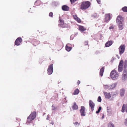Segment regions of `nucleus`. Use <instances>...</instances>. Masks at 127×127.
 Segmentation results:
<instances>
[{"label": "nucleus", "instance_id": "nucleus-36", "mask_svg": "<svg viewBox=\"0 0 127 127\" xmlns=\"http://www.w3.org/2000/svg\"><path fill=\"white\" fill-rule=\"evenodd\" d=\"M125 63L124 65V67L125 68H126V67H127V61H125Z\"/></svg>", "mask_w": 127, "mask_h": 127}, {"label": "nucleus", "instance_id": "nucleus-33", "mask_svg": "<svg viewBox=\"0 0 127 127\" xmlns=\"http://www.w3.org/2000/svg\"><path fill=\"white\" fill-rule=\"evenodd\" d=\"M71 4L74 3L77 0H70Z\"/></svg>", "mask_w": 127, "mask_h": 127}, {"label": "nucleus", "instance_id": "nucleus-11", "mask_svg": "<svg viewBox=\"0 0 127 127\" xmlns=\"http://www.w3.org/2000/svg\"><path fill=\"white\" fill-rule=\"evenodd\" d=\"M110 16L109 14H106L105 15L104 21L107 23L110 20Z\"/></svg>", "mask_w": 127, "mask_h": 127}, {"label": "nucleus", "instance_id": "nucleus-10", "mask_svg": "<svg viewBox=\"0 0 127 127\" xmlns=\"http://www.w3.org/2000/svg\"><path fill=\"white\" fill-rule=\"evenodd\" d=\"M89 105L91 108L92 111H93L94 110V108L95 106V104L91 100H90L89 101Z\"/></svg>", "mask_w": 127, "mask_h": 127}, {"label": "nucleus", "instance_id": "nucleus-23", "mask_svg": "<svg viewBox=\"0 0 127 127\" xmlns=\"http://www.w3.org/2000/svg\"><path fill=\"white\" fill-rule=\"evenodd\" d=\"M125 93V90L124 89L121 90L120 91V94L121 96H123L124 95Z\"/></svg>", "mask_w": 127, "mask_h": 127}, {"label": "nucleus", "instance_id": "nucleus-19", "mask_svg": "<svg viewBox=\"0 0 127 127\" xmlns=\"http://www.w3.org/2000/svg\"><path fill=\"white\" fill-rule=\"evenodd\" d=\"M79 29L81 31L83 32L86 30V29L84 27L82 26H79Z\"/></svg>", "mask_w": 127, "mask_h": 127}, {"label": "nucleus", "instance_id": "nucleus-14", "mask_svg": "<svg viewBox=\"0 0 127 127\" xmlns=\"http://www.w3.org/2000/svg\"><path fill=\"white\" fill-rule=\"evenodd\" d=\"M73 16L74 19L76 20L77 22L80 23L81 22L80 19L76 15H73Z\"/></svg>", "mask_w": 127, "mask_h": 127}, {"label": "nucleus", "instance_id": "nucleus-34", "mask_svg": "<svg viewBox=\"0 0 127 127\" xmlns=\"http://www.w3.org/2000/svg\"><path fill=\"white\" fill-rule=\"evenodd\" d=\"M84 44L85 45H87L88 44V42L87 41H85L84 42Z\"/></svg>", "mask_w": 127, "mask_h": 127}, {"label": "nucleus", "instance_id": "nucleus-44", "mask_svg": "<svg viewBox=\"0 0 127 127\" xmlns=\"http://www.w3.org/2000/svg\"><path fill=\"white\" fill-rule=\"evenodd\" d=\"M36 42H38V41H36Z\"/></svg>", "mask_w": 127, "mask_h": 127}, {"label": "nucleus", "instance_id": "nucleus-26", "mask_svg": "<svg viewBox=\"0 0 127 127\" xmlns=\"http://www.w3.org/2000/svg\"><path fill=\"white\" fill-rule=\"evenodd\" d=\"M107 127H115L114 124L111 122L109 123L107 125Z\"/></svg>", "mask_w": 127, "mask_h": 127}, {"label": "nucleus", "instance_id": "nucleus-20", "mask_svg": "<svg viewBox=\"0 0 127 127\" xmlns=\"http://www.w3.org/2000/svg\"><path fill=\"white\" fill-rule=\"evenodd\" d=\"M113 43V42L112 41H108L105 44V46L106 47H108L110 46Z\"/></svg>", "mask_w": 127, "mask_h": 127}, {"label": "nucleus", "instance_id": "nucleus-13", "mask_svg": "<svg viewBox=\"0 0 127 127\" xmlns=\"http://www.w3.org/2000/svg\"><path fill=\"white\" fill-rule=\"evenodd\" d=\"M72 49V47L70 46V44H68L66 45L65 46V49L68 51H70Z\"/></svg>", "mask_w": 127, "mask_h": 127}, {"label": "nucleus", "instance_id": "nucleus-42", "mask_svg": "<svg viewBox=\"0 0 127 127\" xmlns=\"http://www.w3.org/2000/svg\"><path fill=\"white\" fill-rule=\"evenodd\" d=\"M104 115H103V116H102V119H103V118H104Z\"/></svg>", "mask_w": 127, "mask_h": 127}, {"label": "nucleus", "instance_id": "nucleus-9", "mask_svg": "<svg viewBox=\"0 0 127 127\" xmlns=\"http://www.w3.org/2000/svg\"><path fill=\"white\" fill-rule=\"evenodd\" d=\"M22 41V38L21 37H19L16 39L15 43V44L16 45L19 46L20 45Z\"/></svg>", "mask_w": 127, "mask_h": 127}, {"label": "nucleus", "instance_id": "nucleus-31", "mask_svg": "<svg viewBox=\"0 0 127 127\" xmlns=\"http://www.w3.org/2000/svg\"><path fill=\"white\" fill-rule=\"evenodd\" d=\"M101 97L100 96H98L97 99V101L98 102H101Z\"/></svg>", "mask_w": 127, "mask_h": 127}, {"label": "nucleus", "instance_id": "nucleus-18", "mask_svg": "<svg viewBox=\"0 0 127 127\" xmlns=\"http://www.w3.org/2000/svg\"><path fill=\"white\" fill-rule=\"evenodd\" d=\"M104 67H102L100 69L99 75L101 76H103V74L104 71Z\"/></svg>", "mask_w": 127, "mask_h": 127}, {"label": "nucleus", "instance_id": "nucleus-8", "mask_svg": "<svg viewBox=\"0 0 127 127\" xmlns=\"http://www.w3.org/2000/svg\"><path fill=\"white\" fill-rule=\"evenodd\" d=\"M85 107L83 106H81V109L80 110V112L81 116H85L86 115L85 114Z\"/></svg>", "mask_w": 127, "mask_h": 127}, {"label": "nucleus", "instance_id": "nucleus-5", "mask_svg": "<svg viewBox=\"0 0 127 127\" xmlns=\"http://www.w3.org/2000/svg\"><path fill=\"white\" fill-rule=\"evenodd\" d=\"M125 48V46L124 44L121 45L119 48L120 55H122L124 52Z\"/></svg>", "mask_w": 127, "mask_h": 127}, {"label": "nucleus", "instance_id": "nucleus-27", "mask_svg": "<svg viewBox=\"0 0 127 127\" xmlns=\"http://www.w3.org/2000/svg\"><path fill=\"white\" fill-rule=\"evenodd\" d=\"M122 10L124 12H127V7H124L122 8Z\"/></svg>", "mask_w": 127, "mask_h": 127}, {"label": "nucleus", "instance_id": "nucleus-32", "mask_svg": "<svg viewBox=\"0 0 127 127\" xmlns=\"http://www.w3.org/2000/svg\"><path fill=\"white\" fill-rule=\"evenodd\" d=\"M49 16L51 17H53V13L52 12H50L49 14Z\"/></svg>", "mask_w": 127, "mask_h": 127}, {"label": "nucleus", "instance_id": "nucleus-39", "mask_svg": "<svg viewBox=\"0 0 127 127\" xmlns=\"http://www.w3.org/2000/svg\"><path fill=\"white\" fill-rule=\"evenodd\" d=\"M114 28V27L113 26H112L109 27V28L110 29H113Z\"/></svg>", "mask_w": 127, "mask_h": 127}, {"label": "nucleus", "instance_id": "nucleus-28", "mask_svg": "<svg viewBox=\"0 0 127 127\" xmlns=\"http://www.w3.org/2000/svg\"><path fill=\"white\" fill-rule=\"evenodd\" d=\"M40 3V0H37L35 2V4L36 5H39Z\"/></svg>", "mask_w": 127, "mask_h": 127}, {"label": "nucleus", "instance_id": "nucleus-24", "mask_svg": "<svg viewBox=\"0 0 127 127\" xmlns=\"http://www.w3.org/2000/svg\"><path fill=\"white\" fill-rule=\"evenodd\" d=\"M79 90L78 89H76L74 90L73 94L74 95H78L79 93Z\"/></svg>", "mask_w": 127, "mask_h": 127}, {"label": "nucleus", "instance_id": "nucleus-2", "mask_svg": "<svg viewBox=\"0 0 127 127\" xmlns=\"http://www.w3.org/2000/svg\"><path fill=\"white\" fill-rule=\"evenodd\" d=\"M36 113L35 111H33L31 113L29 116L27 118V122L30 123L31 121L33 120L36 117Z\"/></svg>", "mask_w": 127, "mask_h": 127}, {"label": "nucleus", "instance_id": "nucleus-12", "mask_svg": "<svg viewBox=\"0 0 127 127\" xmlns=\"http://www.w3.org/2000/svg\"><path fill=\"white\" fill-rule=\"evenodd\" d=\"M121 111L123 113L125 111L126 112H127V104H123L122 107V109Z\"/></svg>", "mask_w": 127, "mask_h": 127}, {"label": "nucleus", "instance_id": "nucleus-21", "mask_svg": "<svg viewBox=\"0 0 127 127\" xmlns=\"http://www.w3.org/2000/svg\"><path fill=\"white\" fill-rule=\"evenodd\" d=\"M118 24V27L120 30H122L123 28V25L124 23H117Z\"/></svg>", "mask_w": 127, "mask_h": 127}, {"label": "nucleus", "instance_id": "nucleus-37", "mask_svg": "<svg viewBox=\"0 0 127 127\" xmlns=\"http://www.w3.org/2000/svg\"><path fill=\"white\" fill-rule=\"evenodd\" d=\"M125 124L126 126H127V119H126L125 120Z\"/></svg>", "mask_w": 127, "mask_h": 127}, {"label": "nucleus", "instance_id": "nucleus-17", "mask_svg": "<svg viewBox=\"0 0 127 127\" xmlns=\"http://www.w3.org/2000/svg\"><path fill=\"white\" fill-rule=\"evenodd\" d=\"M72 107L73 110H77L78 109V106L75 102L73 104L72 106Z\"/></svg>", "mask_w": 127, "mask_h": 127}, {"label": "nucleus", "instance_id": "nucleus-15", "mask_svg": "<svg viewBox=\"0 0 127 127\" xmlns=\"http://www.w3.org/2000/svg\"><path fill=\"white\" fill-rule=\"evenodd\" d=\"M104 94L106 98L109 99L111 97L110 94L109 93L104 92Z\"/></svg>", "mask_w": 127, "mask_h": 127}, {"label": "nucleus", "instance_id": "nucleus-29", "mask_svg": "<svg viewBox=\"0 0 127 127\" xmlns=\"http://www.w3.org/2000/svg\"><path fill=\"white\" fill-rule=\"evenodd\" d=\"M123 74H125L126 75H127V69H124L123 71Z\"/></svg>", "mask_w": 127, "mask_h": 127}, {"label": "nucleus", "instance_id": "nucleus-6", "mask_svg": "<svg viewBox=\"0 0 127 127\" xmlns=\"http://www.w3.org/2000/svg\"><path fill=\"white\" fill-rule=\"evenodd\" d=\"M53 71V64H50L47 69L48 74L49 75H50L51 74Z\"/></svg>", "mask_w": 127, "mask_h": 127}, {"label": "nucleus", "instance_id": "nucleus-1", "mask_svg": "<svg viewBox=\"0 0 127 127\" xmlns=\"http://www.w3.org/2000/svg\"><path fill=\"white\" fill-rule=\"evenodd\" d=\"M91 3L89 1H84L82 2L80 5V9L82 10H85L90 6Z\"/></svg>", "mask_w": 127, "mask_h": 127}, {"label": "nucleus", "instance_id": "nucleus-25", "mask_svg": "<svg viewBox=\"0 0 127 127\" xmlns=\"http://www.w3.org/2000/svg\"><path fill=\"white\" fill-rule=\"evenodd\" d=\"M127 79V75L125 74H122V79L123 80L125 81Z\"/></svg>", "mask_w": 127, "mask_h": 127}, {"label": "nucleus", "instance_id": "nucleus-35", "mask_svg": "<svg viewBox=\"0 0 127 127\" xmlns=\"http://www.w3.org/2000/svg\"><path fill=\"white\" fill-rule=\"evenodd\" d=\"M74 124L75 125L77 126H79L80 125V123H78V122H76L74 123Z\"/></svg>", "mask_w": 127, "mask_h": 127}, {"label": "nucleus", "instance_id": "nucleus-3", "mask_svg": "<svg viewBox=\"0 0 127 127\" xmlns=\"http://www.w3.org/2000/svg\"><path fill=\"white\" fill-rule=\"evenodd\" d=\"M110 77L113 80L117 79L119 75L118 72L115 70H112L110 73Z\"/></svg>", "mask_w": 127, "mask_h": 127}, {"label": "nucleus", "instance_id": "nucleus-22", "mask_svg": "<svg viewBox=\"0 0 127 127\" xmlns=\"http://www.w3.org/2000/svg\"><path fill=\"white\" fill-rule=\"evenodd\" d=\"M62 8L63 10L64 11H68L69 9V7L65 5L63 6Z\"/></svg>", "mask_w": 127, "mask_h": 127}, {"label": "nucleus", "instance_id": "nucleus-40", "mask_svg": "<svg viewBox=\"0 0 127 127\" xmlns=\"http://www.w3.org/2000/svg\"><path fill=\"white\" fill-rule=\"evenodd\" d=\"M80 81L79 80H78L77 82V84H78V85H79V84L80 83Z\"/></svg>", "mask_w": 127, "mask_h": 127}, {"label": "nucleus", "instance_id": "nucleus-38", "mask_svg": "<svg viewBox=\"0 0 127 127\" xmlns=\"http://www.w3.org/2000/svg\"><path fill=\"white\" fill-rule=\"evenodd\" d=\"M96 1L98 4H100L101 3L100 0H96Z\"/></svg>", "mask_w": 127, "mask_h": 127}, {"label": "nucleus", "instance_id": "nucleus-41", "mask_svg": "<svg viewBox=\"0 0 127 127\" xmlns=\"http://www.w3.org/2000/svg\"><path fill=\"white\" fill-rule=\"evenodd\" d=\"M49 117H48V116H47V120H49Z\"/></svg>", "mask_w": 127, "mask_h": 127}, {"label": "nucleus", "instance_id": "nucleus-16", "mask_svg": "<svg viewBox=\"0 0 127 127\" xmlns=\"http://www.w3.org/2000/svg\"><path fill=\"white\" fill-rule=\"evenodd\" d=\"M60 23L59 24V26L63 28H64L65 26L64 25V20L60 19Z\"/></svg>", "mask_w": 127, "mask_h": 127}, {"label": "nucleus", "instance_id": "nucleus-4", "mask_svg": "<svg viewBox=\"0 0 127 127\" xmlns=\"http://www.w3.org/2000/svg\"><path fill=\"white\" fill-rule=\"evenodd\" d=\"M124 18L120 15L117 16L116 19V22L117 23H124Z\"/></svg>", "mask_w": 127, "mask_h": 127}, {"label": "nucleus", "instance_id": "nucleus-7", "mask_svg": "<svg viewBox=\"0 0 127 127\" xmlns=\"http://www.w3.org/2000/svg\"><path fill=\"white\" fill-rule=\"evenodd\" d=\"M123 61L122 60H121L118 67V70L119 72H121L123 70Z\"/></svg>", "mask_w": 127, "mask_h": 127}, {"label": "nucleus", "instance_id": "nucleus-30", "mask_svg": "<svg viewBox=\"0 0 127 127\" xmlns=\"http://www.w3.org/2000/svg\"><path fill=\"white\" fill-rule=\"evenodd\" d=\"M101 107H99V108L98 110L96 112V113L97 114V113H99L100 112V111L101 110Z\"/></svg>", "mask_w": 127, "mask_h": 127}, {"label": "nucleus", "instance_id": "nucleus-43", "mask_svg": "<svg viewBox=\"0 0 127 127\" xmlns=\"http://www.w3.org/2000/svg\"><path fill=\"white\" fill-rule=\"evenodd\" d=\"M35 43H33V44H34V45H35Z\"/></svg>", "mask_w": 127, "mask_h": 127}]
</instances>
